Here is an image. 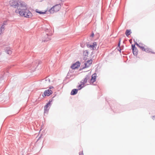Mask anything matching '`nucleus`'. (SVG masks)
<instances>
[{
  "mask_svg": "<svg viewBox=\"0 0 155 155\" xmlns=\"http://www.w3.org/2000/svg\"><path fill=\"white\" fill-rule=\"evenodd\" d=\"M10 5L17 8L15 12L22 16L30 18L32 16V14L26 7V5L20 0H11L9 2Z\"/></svg>",
  "mask_w": 155,
  "mask_h": 155,
  "instance_id": "1",
  "label": "nucleus"
},
{
  "mask_svg": "<svg viewBox=\"0 0 155 155\" xmlns=\"http://www.w3.org/2000/svg\"><path fill=\"white\" fill-rule=\"evenodd\" d=\"M61 7V5L58 4L52 7L49 10V12L51 13H53L54 12H56L59 10Z\"/></svg>",
  "mask_w": 155,
  "mask_h": 155,
  "instance_id": "2",
  "label": "nucleus"
},
{
  "mask_svg": "<svg viewBox=\"0 0 155 155\" xmlns=\"http://www.w3.org/2000/svg\"><path fill=\"white\" fill-rule=\"evenodd\" d=\"M52 101V100H50L49 102L46 104L44 106V113H48L50 107L48 108L49 107H50L51 105V103Z\"/></svg>",
  "mask_w": 155,
  "mask_h": 155,
  "instance_id": "3",
  "label": "nucleus"
},
{
  "mask_svg": "<svg viewBox=\"0 0 155 155\" xmlns=\"http://www.w3.org/2000/svg\"><path fill=\"white\" fill-rule=\"evenodd\" d=\"M92 60L91 59H90V60H88L87 62L85 63L84 64V66L81 69H83L85 68H88L89 67L91 64H92Z\"/></svg>",
  "mask_w": 155,
  "mask_h": 155,
  "instance_id": "4",
  "label": "nucleus"
},
{
  "mask_svg": "<svg viewBox=\"0 0 155 155\" xmlns=\"http://www.w3.org/2000/svg\"><path fill=\"white\" fill-rule=\"evenodd\" d=\"M80 64L81 63L79 61H77L76 63L72 64L71 66V68L73 69H75L78 68L80 66Z\"/></svg>",
  "mask_w": 155,
  "mask_h": 155,
  "instance_id": "5",
  "label": "nucleus"
},
{
  "mask_svg": "<svg viewBox=\"0 0 155 155\" xmlns=\"http://www.w3.org/2000/svg\"><path fill=\"white\" fill-rule=\"evenodd\" d=\"M50 80L48 78H46L45 79H43L42 81V82L44 84V85L46 86L49 84L50 83Z\"/></svg>",
  "mask_w": 155,
  "mask_h": 155,
  "instance_id": "6",
  "label": "nucleus"
},
{
  "mask_svg": "<svg viewBox=\"0 0 155 155\" xmlns=\"http://www.w3.org/2000/svg\"><path fill=\"white\" fill-rule=\"evenodd\" d=\"M52 91L51 90H45L44 92V96H49L52 94Z\"/></svg>",
  "mask_w": 155,
  "mask_h": 155,
  "instance_id": "7",
  "label": "nucleus"
},
{
  "mask_svg": "<svg viewBox=\"0 0 155 155\" xmlns=\"http://www.w3.org/2000/svg\"><path fill=\"white\" fill-rule=\"evenodd\" d=\"M97 45V43L96 42H94L92 45H90L88 44H87V46L88 48H90L92 49L93 50H94V48L95 47V46Z\"/></svg>",
  "mask_w": 155,
  "mask_h": 155,
  "instance_id": "8",
  "label": "nucleus"
},
{
  "mask_svg": "<svg viewBox=\"0 0 155 155\" xmlns=\"http://www.w3.org/2000/svg\"><path fill=\"white\" fill-rule=\"evenodd\" d=\"M41 63V61L38 60L33 63V64H32V65H33V67L36 69L38 66V65Z\"/></svg>",
  "mask_w": 155,
  "mask_h": 155,
  "instance_id": "9",
  "label": "nucleus"
},
{
  "mask_svg": "<svg viewBox=\"0 0 155 155\" xmlns=\"http://www.w3.org/2000/svg\"><path fill=\"white\" fill-rule=\"evenodd\" d=\"M5 50V52L8 54H11L12 53V48L9 47L6 48Z\"/></svg>",
  "mask_w": 155,
  "mask_h": 155,
  "instance_id": "10",
  "label": "nucleus"
},
{
  "mask_svg": "<svg viewBox=\"0 0 155 155\" xmlns=\"http://www.w3.org/2000/svg\"><path fill=\"white\" fill-rule=\"evenodd\" d=\"M96 73H94L91 76V81L92 83H94L96 81Z\"/></svg>",
  "mask_w": 155,
  "mask_h": 155,
  "instance_id": "11",
  "label": "nucleus"
},
{
  "mask_svg": "<svg viewBox=\"0 0 155 155\" xmlns=\"http://www.w3.org/2000/svg\"><path fill=\"white\" fill-rule=\"evenodd\" d=\"M78 90V89H73L71 92V94L73 95H75L77 94Z\"/></svg>",
  "mask_w": 155,
  "mask_h": 155,
  "instance_id": "12",
  "label": "nucleus"
},
{
  "mask_svg": "<svg viewBox=\"0 0 155 155\" xmlns=\"http://www.w3.org/2000/svg\"><path fill=\"white\" fill-rule=\"evenodd\" d=\"M48 36L49 35L48 34H47L45 36V37L46 38L45 39H43L42 41L43 42H45L51 40V38L50 37H48Z\"/></svg>",
  "mask_w": 155,
  "mask_h": 155,
  "instance_id": "13",
  "label": "nucleus"
},
{
  "mask_svg": "<svg viewBox=\"0 0 155 155\" xmlns=\"http://www.w3.org/2000/svg\"><path fill=\"white\" fill-rule=\"evenodd\" d=\"M5 30V26L3 25H2L0 28V34L1 35L2 34Z\"/></svg>",
  "mask_w": 155,
  "mask_h": 155,
  "instance_id": "14",
  "label": "nucleus"
},
{
  "mask_svg": "<svg viewBox=\"0 0 155 155\" xmlns=\"http://www.w3.org/2000/svg\"><path fill=\"white\" fill-rule=\"evenodd\" d=\"M36 12L40 14H45L46 13V11H45L44 12H42L41 11H39V10L36 9L35 10Z\"/></svg>",
  "mask_w": 155,
  "mask_h": 155,
  "instance_id": "15",
  "label": "nucleus"
},
{
  "mask_svg": "<svg viewBox=\"0 0 155 155\" xmlns=\"http://www.w3.org/2000/svg\"><path fill=\"white\" fill-rule=\"evenodd\" d=\"M89 79V77L88 75H87L86 76L85 78L83 80V82L85 84L87 83V80Z\"/></svg>",
  "mask_w": 155,
  "mask_h": 155,
  "instance_id": "16",
  "label": "nucleus"
},
{
  "mask_svg": "<svg viewBox=\"0 0 155 155\" xmlns=\"http://www.w3.org/2000/svg\"><path fill=\"white\" fill-rule=\"evenodd\" d=\"M131 32L130 30H127L125 32V34L127 36H128L131 34Z\"/></svg>",
  "mask_w": 155,
  "mask_h": 155,
  "instance_id": "17",
  "label": "nucleus"
},
{
  "mask_svg": "<svg viewBox=\"0 0 155 155\" xmlns=\"http://www.w3.org/2000/svg\"><path fill=\"white\" fill-rule=\"evenodd\" d=\"M133 53L134 55H137V54L138 50L137 48H135L134 50H132Z\"/></svg>",
  "mask_w": 155,
  "mask_h": 155,
  "instance_id": "18",
  "label": "nucleus"
},
{
  "mask_svg": "<svg viewBox=\"0 0 155 155\" xmlns=\"http://www.w3.org/2000/svg\"><path fill=\"white\" fill-rule=\"evenodd\" d=\"M88 54V52L87 50H85L84 51L83 55L85 56H87Z\"/></svg>",
  "mask_w": 155,
  "mask_h": 155,
  "instance_id": "19",
  "label": "nucleus"
},
{
  "mask_svg": "<svg viewBox=\"0 0 155 155\" xmlns=\"http://www.w3.org/2000/svg\"><path fill=\"white\" fill-rule=\"evenodd\" d=\"M151 50V49L149 48H145V50L144 51H145L147 52H150Z\"/></svg>",
  "mask_w": 155,
  "mask_h": 155,
  "instance_id": "20",
  "label": "nucleus"
},
{
  "mask_svg": "<svg viewBox=\"0 0 155 155\" xmlns=\"http://www.w3.org/2000/svg\"><path fill=\"white\" fill-rule=\"evenodd\" d=\"M82 85L81 84H80L78 86V90H80L82 88H83L84 86H82Z\"/></svg>",
  "mask_w": 155,
  "mask_h": 155,
  "instance_id": "21",
  "label": "nucleus"
},
{
  "mask_svg": "<svg viewBox=\"0 0 155 155\" xmlns=\"http://www.w3.org/2000/svg\"><path fill=\"white\" fill-rule=\"evenodd\" d=\"M137 48L135 46V45H132V50H134L135 48Z\"/></svg>",
  "mask_w": 155,
  "mask_h": 155,
  "instance_id": "22",
  "label": "nucleus"
},
{
  "mask_svg": "<svg viewBox=\"0 0 155 155\" xmlns=\"http://www.w3.org/2000/svg\"><path fill=\"white\" fill-rule=\"evenodd\" d=\"M7 21H3V24L2 25H3L4 26H5V25H6L7 24Z\"/></svg>",
  "mask_w": 155,
  "mask_h": 155,
  "instance_id": "23",
  "label": "nucleus"
},
{
  "mask_svg": "<svg viewBox=\"0 0 155 155\" xmlns=\"http://www.w3.org/2000/svg\"><path fill=\"white\" fill-rule=\"evenodd\" d=\"M140 49H142V50L143 51H144L145 50V48L144 47L141 46L140 45V47H139Z\"/></svg>",
  "mask_w": 155,
  "mask_h": 155,
  "instance_id": "24",
  "label": "nucleus"
},
{
  "mask_svg": "<svg viewBox=\"0 0 155 155\" xmlns=\"http://www.w3.org/2000/svg\"><path fill=\"white\" fill-rule=\"evenodd\" d=\"M81 84H82V85H83L85 84V83H84V82H83V80H82L81 81Z\"/></svg>",
  "mask_w": 155,
  "mask_h": 155,
  "instance_id": "25",
  "label": "nucleus"
},
{
  "mask_svg": "<svg viewBox=\"0 0 155 155\" xmlns=\"http://www.w3.org/2000/svg\"><path fill=\"white\" fill-rule=\"evenodd\" d=\"M87 56H85L83 58V60H86V59H87Z\"/></svg>",
  "mask_w": 155,
  "mask_h": 155,
  "instance_id": "26",
  "label": "nucleus"
},
{
  "mask_svg": "<svg viewBox=\"0 0 155 155\" xmlns=\"http://www.w3.org/2000/svg\"><path fill=\"white\" fill-rule=\"evenodd\" d=\"M94 33L92 32V34L90 35V37H94Z\"/></svg>",
  "mask_w": 155,
  "mask_h": 155,
  "instance_id": "27",
  "label": "nucleus"
},
{
  "mask_svg": "<svg viewBox=\"0 0 155 155\" xmlns=\"http://www.w3.org/2000/svg\"><path fill=\"white\" fill-rule=\"evenodd\" d=\"M152 118L153 120H155V116H153L152 117Z\"/></svg>",
  "mask_w": 155,
  "mask_h": 155,
  "instance_id": "28",
  "label": "nucleus"
},
{
  "mask_svg": "<svg viewBox=\"0 0 155 155\" xmlns=\"http://www.w3.org/2000/svg\"><path fill=\"white\" fill-rule=\"evenodd\" d=\"M79 155H84L82 152V153H79Z\"/></svg>",
  "mask_w": 155,
  "mask_h": 155,
  "instance_id": "29",
  "label": "nucleus"
},
{
  "mask_svg": "<svg viewBox=\"0 0 155 155\" xmlns=\"http://www.w3.org/2000/svg\"><path fill=\"white\" fill-rule=\"evenodd\" d=\"M120 41L119 43L118 44V46L120 47Z\"/></svg>",
  "mask_w": 155,
  "mask_h": 155,
  "instance_id": "30",
  "label": "nucleus"
},
{
  "mask_svg": "<svg viewBox=\"0 0 155 155\" xmlns=\"http://www.w3.org/2000/svg\"><path fill=\"white\" fill-rule=\"evenodd\" d=\"M136 45H137V46L139 47H140V45H139L138 43H137Z\"/></svg>",
  "mask_w": 155,
  "mask_h": 155,
  "instance_id": "31",
  "label": "nucleus"
},
{
  "mask_svg": "<svg viewBox=\"0 0 155 155\" xmlns=\"http://www.w3.org/2000/svg\"><path fill=\"white\" fill-rule=\"evenodd\" d=\"M53 88V87L52 86H50L49 87L50 89H51V88Z\"/></svg>",
  "mask_w": 155,
  "mask_h": 155,
  "instance_id": "32",
  "label": "nucleus"
},
{
  "mask_svg": "<svg viewBox=\"0 0 155 155\" xmlns=\"http://www.w3.org/2000/svg\"><path fill=\"white\" fill-rule=\"evenodd\" d=\"M61 2H64V1L65 0H60Z\"/></svg>",
  "mask_w": 155,
  "mask_h": 155,
  "instance_id": "33",
  "label": "nucleus"
},
{
  "mask_svg": "<svg viewBox=\"0 0 155 155\" xmlns=\"http://www.w3.org/2000/svg\"><path fill=\"white\" fill-rule=\"evenodd\" d=\"M137 42H135V45H137Z\"/></svg>",
  "mask_w": 155,
  "mask_h": 155,
  "instance_id": "34",
  "label": "nucleus"
},
{
  "mask_svg": "<svg viewBox=\"0 0 155 155\" xmlns=\"http://www.w3.org/2000/svg\"><path fill=\"white\" fill-rule=\"evenodd\" d=\"M41 137V136L38 138V140L39 139H40Z\"/></svg>",
  "mask_w": 155,
  "mask_h": 155,
  "instance_id": "35",
  "label": "nucleus"
},
{
  "mask_svg": "<svg viewBox=\"0 0 155 155\" xmlns=\"http://www.w3.org/2000/svg\"><path fill=\"white\" fill-rule=\"evenodd\" d=\"M118 50H119L120 52V50L118 49Z\"/></svg>",
  "mask_w": 155,
  "mask_h": 155,
  "instance_id": "36",
  "label": "nucleus"
},
{
  "mask_svg": "<svg viewBox=\"0 0 155 155\" xmlns=\"http://www.w3.org/2000/svg\"><path fill=\"white\" fill-rule=\"evenodd\" d=\"M118 50H119L120 52V50L118 49Z\"/></svg>",
  "mask_w": 155,
  "mask_h": 155,
  "instance_id": "37",
  "label": "nucleus"
},
{
  "mask_svg": "<svg viewBox=\"0 0 155 155\" xmlns=\"http://www.w3.org/2000/svg\"><path fill=\"white\" fill-rule=\"evenodd\" d=\"M118 50H119L120 52V50L118 49Z\"/></svg>",
  "mask_w": 155,
  "mask_h": 155,
  "instance_id": "38",
  "label": "nucleus"
},
{
  "mask_svg": "<svg viewBox=\"0 0 155 155\" xmlns=\"http://www.w3.org/2000/svg\"><path fill=\"white\" fill-rule=\"evenodd\" d=\"M5 4H6V5H8V4H6V2H5Z\"/></svg>",
  "mask_w": 155,
  "mask_h": 155,
  "instance_id": "39",
  "label": "nucleus"
},
{
  "mask_svg": "<svg viewBox=\"0 0 155 155\" xmlns=\"http://www.w3.org/2000/svg\"><path fill=\"white\" fill-rule=\"evenodd\" d=\"M82 46H83V45H81V46L82 47Z\"/></svg>",
  "mask_w": 155,
  "mask_h": 155,
  "instance_id": "40",
  "label": "nucleus"
},
{
  "mask_svg": "<svg viewBox=\"0 0 155 155\" xmlns=\"http://www.w3.org/2000/svg\"><path fill=\"white\" fill-rule=\"evenodd\" d=\"M82 46H83V45H81V46L82 47Z\"/></svg>",
  "mask_w": 155,
  "mask_h": 155,
  "instance_id": "41",
  "label": "nucleus"
},
{
  "mask_svg": "<svg viewBox=\"0 0 155 155\" xmlns=\"http://www.w3.org/2000/svg\"><path fill=\"white\" fill-rule=\"evenodd\" d=\"M42 95L43 97H44V96L43 95V94Z\"/></svg>",
  "mask_w": 155,
  "mask_h": 155,
  "instance_id": "42",
  "label": "nucleus"
}]
</instances>
